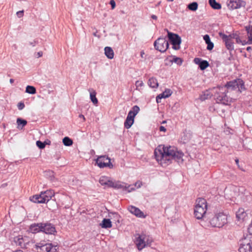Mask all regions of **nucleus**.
<instances>
[{"instance_id":"obj_1","label":"nucleus","mask_w":252,"mask_h":252,"mask_svg":"<svg viewBox=\"0 0 252 252\" xmlns=\"http://www.w3.org/2000/svg\"><path fill=\"white\" fill-rule=\"evenodd\" d=\"M245 89L244 81L241 79H236L227 82L224 86L219 87L215 93L214 97L217 103L229 105L231 101V98L227 96L226 93L233 90L241 93Z\"/></svg>"},{"instance_id":"obj_2","label":"nucleus","mask_w":252,"mask_h":252,"mask_svg":"<svg viewBox=\"0 0 252 252\" xmlns=\"http://www.w3.org/2000/svg\"><path fill=\"white\" fill-rule=\"evenodd\" d=\"M154 155L157 160L160 162L162 166L168 165L174 160L178 163H183L184 154L174 149V147L159 145L155 150Z\"/></svg>"},{"instance_id":"obj_3","label":"nucleus","mask_w":252,"mask_h":252,"mask_svg":"<svg viewBox=\"0 0 252 252\" xmlns=\"http://www.w3.org/2000/svg\"><path fill=\"white\" fill-rule=\"evenodd\" d=\"M196 205L194 209L195 217L198 219H204L207 211V205L206 200L202 198L197 199Z\"/></svg>"},{"instance_id":"obj_4","label":"nucleus","mask_w":252,"mask_h":252,"mask_svg":"<svg viewBox=\"0 0 252 252\" xmlns=\"http://www.w3.org/2000/svg\"><path fill=\"white\" fill-rule=\"evenodd\" d=\"M54 192L52 190L41 191L39 194L31 197L30 200L36 203H45L48 202L54 196Z\"/></svg>"},{"instance_id":"obj_5","label":"nucleus","mask_w":252,"mask_h":252,"mask_svg":"<svg viewBox=\"0 0 252 252\" xmlns=\"http://www.w3.org/2000/svg\"><path fill=\"white\" fill-rule=\"evenodd\" d=\"M227 222V216L223 213L216 214L210 220V224L213 227H221Z\"/></svg>"},{"instance_id":"obj_6","label":"nucleus","mask_w":252,"mask_h":252,"mask_svg":"<svg viewBox=\"0 0 252 252\" xmlns=\"http://www.w3.org/2000/svg\"><path fill=\"white\" fill-rule=\"evenodd\" d=\"M240 252H252V235L250 234L241 240L239 249Z\"/></svg>"},{"instance_id":"obj_7","label":"nucleus","mask_w":252,"mask_h":252,"mask_svg":"<svg viewBox=\"0 0 252 252\" xmlns=\"http://www.w3.org/2000/svg\"><path fill=\"white\" fill-rule=\"evenodd\" d=\"M148 238L145 234H137L135 235L134 243L138 250L141 251L151 243Z\"/></svg>"},{"instance_id":"obj_8","label":"nucleus","mask_w":252,"mask_h":252,"mask_svg":"<svg viewBox=\"0 0 252 252\" xmlns=\"http://www.w3.org/2000/svg\"><path fill=\"white\" fill-rule=\"evenodd\" d=\"M167 32L168 38L169 42L172 45V48L175 50H179L180 48V45L181 43V38L177 34L172 33L168 31L167 29H165Z\"/></svg>"},{"instance_id":"obj_9","label":"nucleus","mask_w":252,"mask_h":252,"mask_svg":"<svg viewBox=\"0 0 252 252\" xmlns=\"http://www.w3.org/2000/svg\"><path fill=\"white\" fill-rule=\"evenodd\" d=\"M154 45L157 50L163 53L168 48L169 43L165 38L159 37L154 42Z\"/></svg>"},{"instance_id":"obj_10","label":"nucleus","mask_w":252,"mask_h":252,"mask_svg":"<svg viewBox=\"0 0 252 252\" xmlns=\"http://www.w3.org/2000/svg\"><path fill=\"white\" fill-rule=\"evenodd\" d=\"M110 160V158L108 156L105 155L100 156L96 159V162L100 168L108 167L112 168L113 165Z\"/></svg>"},{"instance_id":"obj_11","label":"nucleus","mask_w":252,"mask_h":252,"mask_svg":"<svg viewBox=\"0 0 252 252\" xmlns=\"http://www.w3.org/2000/svg\"><path fill=\"white\" fill-rule=\"evenodd\" d=\"M42 229L41 232H44L47 234H53L57 232L55 226L49 222L42 223L41 224Z\"/></svg>"},{"instance_id":"obj_12","label":"nucleus","mask_w":252,"mask_h":252,"mask_svg":"<svg viewBox=\"0 0 252 252\" xmlns=\"http://www.w3.org/2000/svg\"><path fill=\"white\" fill-rule=\"evenodd\" d=\"M227 4L229 9L233 10L244 7L246 2L242 0H228Z\"/></svg>"},{"instance_id":"obj_13","label":"nucleus","mask_w":252,"mask_h":252,"mask_svg":"<svg viewBox=\"0 0 252 252\" xmlns=\"http://www.w3.org/2000/svg\"><path fill=\"white\" fill-rule=\"evenodd\" d=\"M219 35L224 42L226 48L230 52L234 50V42L233 40L230 39L227 35L222 32H220Z\"/></svg>"},{"instance_id":"obj_14","label":"nucleus","mask_w":252,"mask_h":252,"mask_svg":"<svg viewBox=\"0 0 252 252\" xmlns=\"http://www.w3.org/2000/svg\"><path fill=\"white\" fill-rule=\"evenodd\" d=\"M114 188L122 189L123 190L127 191L128 192H130L135 189L132 186L127 185L126 183H121L120 182H115Z\"/></svg>"},{"instance_id":"obj_15","label":"nucleus","mask_w":252,"mask_h":252,"mask_svg":"<svg viewBox=\"0 0 252 252\" xmlns=\"http://www.w3.org/2000/svg\"><path fill=\"white\" fill-rule=\"evenodd\" d=\"M128 211L132 214H134L137 217L144 218L145 216L144 213L138 208L133 206H129L128 208Z\"/></svg>"},{"instance_id":"obj_16","label":"nucleus","mask_w":252,"mask_h":252,"mask_svg":"<svg viewBox=\"0 0 252 252\" xmlns=\"http://www.w3.org/2000/svg\"><path fill=\"white\" fill-rule=\"evenodd\" d=\"M41 223H34L32 224L29 227V232L32 233H37L41 232L42 229L41 226Z\"/></svg>"},{"instance_id":"obj_17","label":"nucleus","mask_w":252,"mask_h":252,"mask_svg":"<svg viewBox=\"0 0 252 252\" xmlns=\"http://www.w3.org/2000/svg\"><path fill=\"white\" fill-rule=\"evenodd\" d=\"M51 243H46L45 245H35V248L37 252H49L51 250Z\"/></svg>"},{"instance_id":"obj_18","label":"nucleus","mask_w":252,"mask_h":252,"mask_svg":"<svg viewBox=\"0 0 252 252\" xmlns=\"http://www.w3.org/2000/svg\"><path fill=\"white\" fill-rule=\"evenodd\" d=\"M134 120L131 116H127L124 122V126L126 129H129L134 123Z\"/></svg>"},{"instance_id":"obj_19","label":"nucleus","mask_w":252,"mask_h":252,"mask_svg":"<svg viewBox=\"0 0 252 252\" xmlns=\"http://www.w3.org/2000/svg\"><path fill=\"white\" fill-rule=\"evenodd\" d=\"M14 242L16 245L19 246L21 248H23L25 246L24 238L21 235H18V236L14 237Z\"/></svg>"},{"instance_id":"obj_20","label":"nucleus","mask_w":252,"mask_h":252,"mask_svg":"<svg viewBox=\"0 0 252 252\" xmlns=\"http://www.w3.org/2000/svg\"><path fill=\"white\" fill-rule=\"evenodd\" d=\"M236 218L238 220H243L247 216V213L245 211L244 209L240 208L236 213Z\"/></svg>"},{"instance_id":"obj_21","label":"nucleus","mask_w":252,"mask_h":252,"mask_svg":"<svg viewBox=\"0 0 252 252\" xmlns=\"http://www.w3.org/2000/svg\"><path fill=\"white\" fill-rule=\"evenodd\" d=\"M104 54L109 59H112L114 58V51L110 47H105Z\"/></svg>"},{"instance_id":"obj_22","label":"nucleus","mask_w":252,"mask_h":252,"mask_svg":"<svg viewBox=\"0 0 252 252\" xmlns=\"http://www.w3.org/2000/svg\"><path fill=\"white\" fill-rule=\"evenodd\" d=\"M100 225L102 228H109L112 227V222L110 219H104L100 223Z\"/></svg>"},{"instance_id":"obj_23","label":"nucleus","mask_w":252,"mask_h":252,"mask_svg":"<svg viewBox=\"0 0 252 252\" xmlns=\"http://www.w3.org/2000/svg\"><path fill=\"white\" fill-rule=\"evenodd\" d=\"M246 30L248 35V40L246 42V43L252 44V26L246 27Z\"/></svg>"},{"instance_id":"obj_24","label":"nucleus","mask_w":252,"mask_h":252,"mask_svg":"<svg viewBox=\"0 0 252 252\" xmlns=\"http://www.w3.org/2000/svg\"><path fill=\"white\" fill-rule=\"evenodd\" d=\"M148 84L149 86L152 88H157L158 86L157 79L154 77L150 78L148 80Z\"/></svg>"},{"instance_id":"obj_25","label":"nucleus","mask_w":252,"mask_h":252,"mask_svg":"<svg viewBox=\"0 0 252 252\" xmlns=\"http://www.w3.org/2000/svg\"><path fill=\"white\" fill-rule=\"evenodd\" d=\"M209 3L211 7L214 9H220L221 7V4L217 2L216 0H209Z\"/></svg>"},{"instance_id":"obj_26","label":"nucleus","mask_w":252,"mask_h":252,"mask_svg":"<svg viewBox=\"0 0 252 252\" xmlns=\"http://www.w3.org/2000/svg\"><path fill=\"white\" fill-rule=\"evenodd\" d=\"M16 122L18 125V128L20 129H22L27 124V121L26 120L21 118H18Z\"/></svg>"},{"instance_id":"obj_27","label":"nucleus","mask_w":252,"mask_h":252,"mask_svg":"<svg viewBox=\"0 0 252 252\" xmlns=\"http://www.w3.org/2000/svg\"><path fill=\"white\" fill-rule=\"evenodd\" d=\"M198 3L197 2H192L188 5V8L189 10L195 11L198 8Z\"/></svg>"},{"instance_id":"obj_28","label":"nucleus","mask_w":252,"mask_h":252,"mask_svg":"<svg viewBox=\"0 0 252 252\" xmlns=\"http://www.w3.org/2000/svg\"><path fill=\"white\" fill-rule=\"evenodd\" d=\"M36 89L34 87L28 85L26 88V93L33 94L36 93Z\"/></svg>"},{"instance_id":"obj_29","label":"nucleus","mask_w":252,"mask_h":252,"mask_svg":"<svg viewBox=\"0 0 252 252\" xmlns=\"http://www.w3.org/2000/svg\"><path fill=\"white\" fill-rule=\"evenodd\" d=\"M63 144L66 146H70L72 145V140L68 137H65L63 139Z\"/></svg>"},{"instance_id":"obj_30","label":"nucleus","mask_w":252,"mask_h":252,"mask_svg":"<svg viewBox=\"0 0 252 252\" xmlns=\"http://www.w3.org/2000/svg\"><path fill=\"white\" fill-rule=\"evenodd\" d=\"M211 94L208 91H206L203 93V94H202L200 96V99L202 101H204L206 99H207L211 97Z\"/></svg>"},{"instance_id":"obj_31","label":"nucleus","mask_w":252,"mask_h":252,"mask_svg":"<svg viewBox=\"0 0 252 252\" xmlns=\"http://www.w3.org/2000/svg\"><path fill=\"white\" fill-rule=\"evenodd\" d=\"M90 99L92 102L94 104H96L98 103V100L96 97V93L94 91L93 92L90 93Z\"/></svg>"},{"instance_id":"obj_32","label":"nucleus","mask_w":252,"mask_h":252,"mask_svg":"<svg viewBox=\"0 0 252 252\" xmlns=\"http://www.w3.org/2000/svg\"><path fill=\"white\" fill-rule=\"evenodd\" d=\"M209 66V63L206 60H203L202 62H201L200 64H199V67L201 70H204Z\"/></svg>"},{"instance_id":"obj_33","label":"nucleus","mask_w":252,"mask_h":252,"mask_svg":"<svg viewBox=\"0 0 252 252\" xmlns=\"http://www.w3.org/2000/svg\"><path fill=\"white\" fill-rule=\"evenodd\" d=\"M172 62L176 63L178 65H181L182 64L183 60L180 58H178L176 56H173Z\"/></svg>"},{"instance_id":"obj_34","label":"nucleus","mask_w":252,"mask_h":252,"mask_svg":"<svg viewBox=\"0 0 252 252\" xmlns=\"http://www.w3.org/2000/svg\"><path fill=\"white\" fill-rule=\"evenodd\" d=\"M108 181V179L106 177L102 176L99 179V183L103 186L106 185Z\"/></svg>"},{"instance_id":"obj_35","label":"nucleus","mask_w":252,"mask_h":252,"mask_svg":"<svg viewBox=\"0 0 252 252\" xmlns=\"http://www.w3.org/2000/svg\"><path fill=\"white\" fill-rule=\"evenodd\" d=\"M131 111L133 113V116H135L140 111V108L137 105H134L132 107Z\"/></svg>"},{"instance_id":"obj_36","label":"nucleus","mask_w":252,"mask_h":252,"mask_svg":"<svg viewBox=\"0 0 252 252\" xmlns=\"http://www.w3.org/2000/svg\"><path fill=\"white\" fill-rule=\"evenodd\" d=\"M164 94V96L166 98L169 97L172 94V91L169 89H166L164 92H163Z\"/></svg>"},{"instance_id":"obj_37","label":"nucleus","mask_w":252,"mask_h":252,"mask_svg":"<svg viewBox=\"0 0 252 252\" xmlns=\"http://www.w3.org/2000/svg\"><path fill=\"white\" fill-rule=\"evenodd\" d=\"M36 145L40 149H43L45 148V144L43 142L40 140H38L36 142Z\"/></svg>"},{"instance_id":"obj_38","label":"nucleus","mask_w":252,"mask_h":252,"mask_svg":"<svg viewBox=\"0 0 252 252\" xmlns=\"http://www.w3.org/2000/svg\"><path fill=\"white\" fill-rule=\"evenodd\" d=\"M51 250L49 252H58L57 250L58 247L57 245H53L52 243L50 244Z\"/></svg>"},{"instance_id":"obj_39","label":"nucleus","mask_w":252,"mask_h":252,"mask_svg":"<svg viewBox=\"0 0 252 252\" xmlns=\"http://www.w3.org/2000/svg\"><path fill=\"white\" fill-rule=\"evenodd\" d=\"M164 94L162 93L161 94L158 95L156 97V101L157 103H159L160 101L159 100V99H161L163 98H166L165 96L164 95Z\"/></svg>"},{"instance_id":"obj_40","label":"nucleus","mask_w":252,"mask_h":252,"mask_svg":"<svg viewBox=\"0 0 252 252\" xmlns=\"http://www.w3.org/2000/svg\"><path fill=\"white\" fill-rule=\"evenodd\" d=\"M203 39L204 40L206 44L209 43V42H212L211 41L209 35L208 34H205V35L203 36Z\"/></svg>"},{"instance_id":"obj_41","label":"nucleus","mask_w":252,"mask_h":252,"mask_svg":"<svg viewBox=\"0 0 252 252\" xmlns=\"http://www.w3.org/2000/svg\"><path fill=\"white\" fill-rule=\"evenodd\" d=\"M203 60H202L201 58H194L193 61H194V63L196 64H198V66H199V64H200V63H201V62H202Z\"/></svg>"},{"instance_id":"obj_42","label":"nucleus","mask_w":252,"mask_h":252,"mask_svg":"<svg viewBox=\"0 0 252 252\" xmlns=\"http://www.w3.org/2000/svg\"><path fill=\"white\" fill-rule=\"evenodd\" d=\"M236 42L237 43H242V44L244 45L246 44V42H247L246 40H241L240 38V37L239 36H237V37L235 38Z\"/></svg>"},{"instance_id":"obj_43","label":"nucleus","mask_w":252,"mask_h":252,"mask_svg":"<svg viewBox=\"0 0 252 252\" xmlns=\"http://www.w3.org/2000/svg\"><path fill=\"white\" fill-rule=\"evenodd\" d=\"M207 49L208 50L211 51L213 49L214 43L212 42H209V43L207 44Z\"/></svg>"},{"instance_id":"obj_44","label":"nucleus","mask_w":252,"mask_h":252,"mask_svg":"<svg viewBox=\"0 0 252 252\" xmlns=\"http://www.w3.org/2000/svg\"><path fill=\"white\" fill-rule=\"evenodd\" d=\"M143 85L144 84L142 81L137 80L135 82V86L136 88L142 87L143 86Z\"/></svg>"},{"instance_id":"obj_45","label":"nucleus","mask_w":252,"mask_h":252,"mask_svg":"<svg viewBox=\"0 0 252 252\" xmlns=\"http://www.w3.org/2000/svg\"><path fill=\"white\" fill-rule=\"evenodd\" d=\"M107 183V184H106V185L107 186H108L109 187H112V188H114L115 182H112V181L108 180V181Z\"/></svg>"},{"instance_id":"obj_46","label":"nucleus","mask_w":252,"mask_h":252,"mask_svg":"<svg viewBox=\"0 0 252 252\" xmlns=\"http://www.w3.org/2000/svg\"><path fill=\"white\" fill-rule=\"evenodd\" d=\"M229 53H230V56L228 58V60L229 61V62H227V64L231 63V61L234 60L233 56V55L232 54L231 52L229 51Z\"/></svg>"},{"instance_id":"obj_47","label":"nucleus","mask_w":252,"mask_h":252,"mask_svg":"<svg viewBox=\"0 0 252 252\" xmlns=\"http://www.w3.org/2000/svg\"><path fill=\"white\" fill-rule=\"evenodd\" d=\"M237 36L238 35L236 33H232L227 35V37H228L230 39L233 40V39H235Z\"/></svg>"},{"instance_id":"obj_48","label":"nucleus","mask_w":252,"mask_h":252,"mask_svg":"<svg viewBox=\"0 0 252 252\" xmlns=\"http://www.w3.org/2000/svg\"><path fill=\"white\" fill-rule=\"evenodd\" d=\"M111 214H112V215L113 216V217L114 218H115L116 219L118 220V221H119V219L120 218V215L117 213H115V212H113V213H110Z\"/></svg>"},{"instance_id":"obj_49","label":"nucleus","mask_w":252,"mask_h":252,"mask_svg":"<svg viewBox=\"0 0 252 252\" xmlns=\"http://www.w3.org/2000/svg\"><path fill=\"white\" fill-rule=\"evenodd\" d=\"M25 107V104L23 102H19L18 104V108L19 110H22Z\"/></svg>"},{"instance_id":"obj_50","label":"nucleus","mask_w":252,"mask_h":252,"mask_svg":"<svg viewBox=\"0 0 252 252\" xmlns=\"http://www.w3.org/2000/svg\"><path fill=\"white\" fill-rule=\"evenodd\" d=\"M110 4L111 6L112 9H114L116 6V3L114 0H111L110 1Z\"/></svg>"},{"instance_id":"obj_51","label":"nucleus","mask_w":252,"mask_h":252,"mask_svg":"<svg viewBox=\"0 0 252 252\" xmlns=\"http://www.w3.org/2000/svg\"><path fill=\"white\" fill-rule=\"evenodd\" d=\"M23 13H24V11L21 10V11H18L16 14H17V16L18 17L20 18L23 16Z\"/></svg>"},{"instance_id":"obj_52","label":"nucleus","mask_w":252,"mask_h":252,"mask_svg":"<svg viewBox=\"0 0 252 252\" xmlns=\"http://www.w3.org/2000/svg\"><path fill=\"white\" fill-rule=\"evenodd\" d=\"M159 129L160 131L165 132L166 130V129L165 128V127L162 126H160Z\"/></svg>"},{"instance_id":"obj_53","label":"nucleus","mask_w":252,"mask_h":252,"mask_svg":"<svg viewBox=\"0 0 252 252\" xmlns=\"http://www.w3.org/2000/svg\"><path fill=\"white\" fill-rule=\"evenodd\" d=\"M44 142V143L45 144V146L46 145H50L51 144V141H50L49 140H48V139L46 140H45L44 142Z\"/></svg>"},{"instance_id":"obj_54","label":"nucleus","mask_w":252,"mask_h":252,"mask_svg":"<svg viewBox=\"0 0 252 252\" xmlns=\"http://www.w3.org/2000/svg\"><path fill=\"white\" fill-rule=\"evenodd\" d=\"M133 112H132L131 111H129L127 116H130L133 117V119L134 120V118H135V116H133Z\"/></svg>"},{"instance_id":"obj_55","label":"nucleus","mask_w":252,"mask_h":252,"mask_svg":"<svg viewBox=\"0 0 252 252\" xmlns=\"http://www.w3.org/2000/svg\"><path fill=\"white\" fill-rule=\"evenodd\" d=\"M36 41L35 40H33L32 42H30V44L32 46H35V44H36Z\"/></svg>"},{"instance_id":"obj_56","label":"nucleus","mask_w":252,"mask_h":252,"mask_svg":"<svg viewBox=\"0 0 252 252\" xmlns=\"http://www.w3.org/2000/svg\"><path fill=\"white\" fill-rule=\"evenodd\" d=\"M37 58H39V57H42V55H43L42 52L40 51V52H37Z\"/></svg>"},{"instance_id":"obj_57","label":"nucleus","mask_w":252,"mask_h":252,"mask_svg":"<svg viewBox=\"0 0 252 252\" xmlns=\"http://www.w3.org/2000/svg\"><path fill=\"white\" fill-rule=\"evenodd\" d=\"M141 182H136L134 185V186L137 187L138 188H140L141 187Z\"/></svg>"},{"instance_id":"obj_58","label":"nucleus","mask_w":252,"mask_h":252,"mask_svg":"<svg viewBox=\"0 0 252 252\" xmlns=\"http://www.w3.org/2000/svg\"><path fill=\"white\" fill-rule=\"evenodd\" d=\"M151 17V18H152L153 19L155 20H157V19H158L157 16L155 15H152Z\"/></svg>"},{"instance_id":"obj_59","label":"nucleus","mask_w":252,"mask_h":252,"mask_svg":"<svg viewBox=\"0 0 252 252\" xmlns=\"http://www.w3.org/2000/svg\"><path fill=\"white\" fill-rule=\"evenodd\" d=\"M79 118H82V119H83V121H85V120H86V119H85V118L84 116L83 115H82V114H80V115H79Z\"/></svg>"},{"instance_id":"obj_60","label":"nucleus","mask_w":252,"mask_h":252,"mask_svg":"<svg viewBox=\"0 0 252 252\" xmlns=\"http://www.w3.org/2000/svg\"><path fill=\"white\" fill-rule=\"evenodd\" d=\"M246 50L248 51H250L252 50V47H250V46H248L247 47V49Z\"/></svg>"},{"instance_id":"obj_61","label":"nucleus","mask_w":252,"mask_h":252,"mask_svg":"<svg viewBox=\"0 0 252 252\" xmlns=\"http://www.w3.org/2000/svg\"><path fill=\"white\" fill-rule=\"evenodd\" d=\"M45 244H44V243L40 242L39 243H37L35 245H45Z\"/></svg>"},{"instance_id":"obj_62","label":"nucleus","mask_w":252,"mask_h":252,"mask_svg":"<svg viewBox=\"0 0 252 252\" xmlns=\"http://www.w3.org/2000/svg\"><path fill=\"white\" fill-rule=\"evenodd\" d=\"M143 55H144V51H141V57L142 58H143Z\"/></svg>"},{"instance_id":"obj_63","label":"nucleus","mask_w":252,"mask_h":252,"mask_svg":"<svg viewBox=\"0 0 252 252\" xmlns=\"http://www.w3.org/2000/svg\"><path fill=\"white\" fill-rule=\"evenodd\" d=\"M9 81L10 83H13L14 81V80L13 79H10Z\"/></svg>"},{"instance_id":"obj_64","label":"nucleus","mask_w":252,"mask_h":252,"mask_svg":"<svg viewBox=\"0 0 252 252\" xmlns=\"http://www.w3.org/2000/svg\"><path fill=\"white\" fill-rule=\"evenodd\" d=\"M238 161H239V160L238 159L235 160V161L236 163H238Z\"/></svg>"}]
</instances>
